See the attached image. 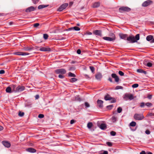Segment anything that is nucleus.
Wrapping results in <instances>:
<instances>
[{"label": "nucleus", "mask_w": 154, "mask_h": 154, "mask_svg": "<svg viewBox=\"0 0 154 154\" xmlns=\"http://www.w3.org/2000/svg\"><path fill=\"white\" fill-rule=\"evenodd\" d=\"M36 8V7L35 8L33 6H30L26 9V12H29L31 11H33L35 10Z\"/></svg>", "instance_id": "11"}, {"label": "nucleus", "mask_w": 154, "mask_h": 154, "mask_svg": "<svg viewBox=\"0 0 154 154\" xmlns=\"http://www.w3.org/2000/svg\"><path fill=\"white\" fill-rule=\"evenodd\" d=\"M108 80L111 82H112V79L111 77H109Z\"/></svg>", "instance_id": "62"}, {"label": "nucleus", "mask_w": 154, "mask_h": 154, "mask_svg": "<svg viewBox=\"0 0 154 154\" xmlns=\"http://www.w3.org/2000/svg\"><path fill=\"white\" fill-rule=\"evenodd\" d=\"M6 91L7 92L11 93V88L10 87H8L6 89Z\"/></svg>", "instance_id": "28"}, {"label": "nucleus", "mask_w": 154, "mask_h": 154, "mask_svg": "<svg viewBox=\"0 0 154 154\" xmlns=\"http://www.w3.org/2000/svg\"><path fill=\"white\" fill-rule=\"evenodd\" d=\"M147 97L149 99L152 98V95H149Z\"/></svg>", "instance_id": "61"}, {"label": "nucleus", "mask_w": 154, "mask_h": 154, "mask_svg": "<svg viewBox=\"0 0 154 154\" xmlns=\"http://www.w3.org/2000/svg\"><path fill=\"white\" fill-rule=\"evenodd\" d=\"M145 133L147 134H149L150 133V132L149 130H147L145 131Z\"/></svg>", "instance_id": "52"}, {"label": "nucleus", "mask_w": 154, "mask_h": 154, "mask_svg": "<svg viewBox=\"0 0 154 154\" xmlns=\"http://www.w3.org/2000/svg\"><path fill=\"white\" fill-rule=\"evenodd\" d=\"M139 39L140 35L137 34L136 35L135 37L133 35L130 36L127 38V40L130 43H133L137 42V41Z\"/></svg>", "instance_id": "1"}, {"label": "nucleus", "mask_w": 154, "mask_h": 154, "mask_svg": "<svg viewBox=\"0 0 154 154\" xmlns=\"http://www.w3.org/2000/svg\"><path fill=\"white\" fill-rule=\"evenodd\" d=\"M24 115V113L23 112H20L18 113V115L20 117L23 116Z\"/></svg>", "instance_id": "38"}, {"label": "nucleus", "mask_w": 154, "mask_h": 154, "mask_svg": "<svg viewBox=\"0 0 154 154\" xmlns=\"http://www.w3.org/2000/svg\"><path fill=\"white\" fill-rule=\"evenodd\" d=\"M112 121L113 122H116L117 119V118L116 117L114 116H113L112 117Z\"/></svg>", "instance_id": "37"}, {"label": "nucleus", "mask_w": 154, "mask_h": 154, "mask_svg": "<svg viewBox=\"0 0 154 154\" xmlns=\"http://www.w3.org/2000/svg\"><path fill=\"white\" fill-rule=\"evenodd\" d=\"M147 116H154V114L152 113H149L148 114Z\"/></svg>", "instance_id": "55"}, {"label": "nucleus", "mask_w": 154, "mask_h": 154, "mask_svg": "<svg viewBox=\"0 0 154 154\" xmlns=\"http://www.w3.org/2000/svg\"><path fill=\"white\" fill-rule=\"evenodd\" d=\"M153 38V36L152 35L148 36L146 38V40L148 41H150Z\"/></svg>", "instance_id": "26"}, {"label": "nucleus", "mask_w": 154, "mask_h": 154, "mask_svg": "<svg viewBox=\"0 0 154 154\" xmlns=\"http://www.w3.org/2000/svg\"><path fill=\"white\" fill-rule=\"evenodd\" d=\"M113 107L112 105H109L107 106V108L109 109H111Z\"/></svg>", "instance_id": "48"}, {"label": "nucleus", "mask_w": 154, "mask_h": 154, "mask_svg": "<svg viewBox=\"0 0 154 154\" xmlns=\"http://www.w3.org/2000/svg\"><path fill=\"white\" fill-rule=\"evenodd\" d=\"M25 87L23 86L19 85L16 88L15 92H21L24 90Z\"/></svg>", "instance_id": "7"}, {"label": "nucleus", "mask_w": 154, "mask_h": 154, "mask_svg": "<svg viewBox=\"0 0 154 154\" xmlns=\"http://www.w3.org/2000/svg\"><path fill=\"white\" fill-rule=\"evenodd\" d=\"M62 75L63 74H60L58 76L61 79H63V78H64V76L63 75Z\"/></svg>", "instance_id": "54"}, {"label": "nucleus", "mask_w": 154, "mask_h": 154, "mask_svg": "<svg viewBox=\"0 0 154 154\" xmlns=\"http://www.w3.org/2000/svg\"><path fill=\"white\" fill-rule=\"evenodd\" d=\"M145 105L146 106H151L152 105V104L150 102H148L146 103L145 104Z\"/></svg>", "instance_id": "41"}, {"label": "nucleus", "mask_w": 154, "mask_h": 154, "mask_svg": "<svg viewBox=\"0 0 154 154\" xmlns=\"http://www.w3.org/2000/svg\"><path fill=\"white\" fill-rule=\"evenodd\" d=\"M137 71L138 72L142 73L143 72V70L142 69H137Z\"/></svg>", "instance_id": "50"}, {"label": "nucleus", "mask_w": 154, "mask_h": 154, "mask_svg": "<svg viewBox=\"0 0 154 154\" xmlns=\"http://www.w3.org/2000/svg\"><path fill=\"white\" fill-rule=\"evenodd\" d=\"M112 77L115 79V81L116 82H118L119 81V78L118 76L115 73H112L111 75Z\"/></svg>", "instance_id": "14"}, {"label": "nucleus", "mask_w": 154, "mask_h": 154, "mask_svg": "<svg viewBox=\"0 0 154 154\" xmlns=\"http://www.w3.org/2000/svg\"><path fill=\"white\" fill-rule=\"evenodd\" d=\"M14 54L18 55L25 56L29 54V53L27 52H17L14 53Z\"/></svg>", "instance_id": "12"}, {"label": "nucleus", "mask_w": 154, "mask_h": 154, "mask_svg": "<svg viewBox=\"0 0 154 154\" xmlns=\"http://www.w3.org/2000/svg\"><path fill=\"white\" fill-rule=\"evenodd\" d=\"M136 123L135 122L132 121L129 124V126L131 127H134L136 126Z\"/></svg>", "instance_id": "29"}, {"label": "nucleus", "mask_w": 154, "mask_h": 154, "mask_svg": "<svg viewBox=\"0 0 154 154\" xmlns=\"http://www.w3.org/2000/svg\"><path fill=\"white\" fill-rule=\"evenodd\" d=\"M93 124L91 122H89L87 124V127L89 129L91 128Z\"/></svg>", "instance_id": "30"}, {"label": "nucleus", "mask_w": 154, "mask_h": 154, "mask_svg": "<svg viewBox=\"0 0 154 154\" xmlns=\"http://www.w3.org/2000/svg\"><path fill=\"white\" fill-rule=\"evenodd\" d=\"M39 23H36L34 24L33 26L35 27H36L37 26H39Z\"/></svg>", "instance_id": "53"}, {"label": "nucleus", "mask_w": 154, "mask_h": 154, "mask_svg": "<svg viewBox=\"0 0 154 154\" xmlns=\"http://www.w3.org/2000/svg\"><path fill=\"white\" fill-rule=\"evenodd\" d=\"M26 150L27 152L31 153H34L36 152V149L32 148H29L26 149Z\"/></svg>", "instance_id": "18"}, {"label": "nucleus", "mask_w": 154, "mask_h": 154, "mask_svg": "<svg viewBox=\"0 0 154 154\" xmlns=\"http://www.w3.org/2000/svg\"><path fill=\"white\" fill-rule=\"evenodd\" d=\"M97 102L98 106L100 108H102L103 107V101L101 100H98Z\"/></svg>", "instance_id": "15"}, {"label": "nucleus", "mask_w": 154, "mask_h": 154, "mask_svg": "<svg viewBox=\"0 0 154 154\" xmlns=\"http://www.w3.org/2000/svg\"><path fill=\"white\" fill-rule=\"evenodd\" d=\"M93 33L96 35L101 36V30H96L93 31Z\"/></svg>", "instance_id": "16"}, {"label": "nucleus", "mask_w": 154, "mask_h": 154, "mask_svg": "<svg viewBox=\"0 0 154 154\" xmlns=\"http://www.w3.org/2000/svg\"><path fill=\"white\" fill-rule=\"evenodd\" d=\"M2 143L7 148L10 147L11 145L10 143L7 141H3Z\"/></svg>", "instance_id": "13"}, {"label": "nucleus", "mask_w": 154, "mask_h": 154, "mask_svg": "<svg viewBox=\"0 0 154 154\" xmlns=\"http://www.w3.org/2000/svg\"><path fill=\"white\" fill-rule=\"evenodd\" d=\"M138 86V85L137 84H135L132 85L133 88H136Z\"/></svg>", "instance_id": "42"}, {"label": "nucleus", "mask_w": 154, "mask_h": 154, "mask_svg": "<svg viewBox=\"0 0 154 154\" xmlns=\"http://www.w3.org/2000/svg\"><path fill=\"white\" fill-rule=\"evenodd\" d=\"M77 53L78 54H80L81 53V51L80 49H78L77 51Z\"/></svg>", "instance_id": "60"}, {"label": "nucleus", "mask_w": 154, "mask_h": 154, "mask_svg": "<svg viewBox=\"0 0 154 154\" xmlns=\"http://www.w3.org/2000/svg\"><path fill=\"white\" fill-rule=\"evenodd\" d=\"M109 36H110L111 37V38H112V39H113V40H114L115 39H116V37L115 36V35L113 33H111V34H110V35H109Z\"/></svg>", "instance_id": "31"}, {"label": "nucleus", "mask_w": 154, "mask_h": 154, "mask_svg": "<svg viewBox=\"0 0 154 154\" xmlns=\"http://www.w3.org/2000/svg\"><path fill=\"white\" fill-rule=\"evenodd\" d=\"M75 100H78L79 101H80L81 100V99L78 96H76L75 97Z\"/></svg>", "instance_id": "45"}, {"label": "nucleus", "mask_w": 154, "mask_h": 154, "mask_svg": "<svg viewBox=\"0 0 154 154\" xmlns=\"http://www.w3.org/2000/svg\"><path fill=\"white\" fill-rule=\"evenodd\" d=\"M39 98V96L38 95H36L35 96V98L36 99H37Z\"/></svg>", "instance_id": "64"}, {"label": "nucleus", "mask_w": 154, "mask_h": 154, "mask_svg": "<svg viewBox=\"0 0 154 154\" xmlns=\"http://www.w3.org/2000/svg\"><path fill=\"white\" fill-rule=\"evenodd\" d=\"M106 144L109 146H112V143L110 142H107Z\"/></svg>", "instance_id": "47"}, {"label": "nucleus", "mask_w": 154, "mask_h": 154, "mask_svg": "<svg viewBox=\"0 0 154 154\" xmlns=\"http://www.w3.org/2000/svg\"><path fill=\"white\" fill-rule=\"evenodd\" d=\"M102 77V75L100 73H98L95 75V78L97 80H100Z\"/></svg>", "instance_id": "17"}, {"label": "nucleus", "mask_w": 154, "mask_h": 154, "mask_svg": "<svg viewBox=\"0 0 154 154\" xmlns=\"http://www.w3.org/2000/svg\"><path fill=\"white\" fill-rule=\"evenodd\" d=\"M97 124L98 126L102 130H105L106 128V125L105 124L102 123L100 125V124L97 122Z\"/></svg>", "instance_id": "9"}, {"label": "nucleus", "mask_w": 154, "mask_h": 154, "mask_svg": "<svg viewBox=\"0 0 154 154\" xmlns=\"http://www.w3.org/2000/svg\"><path fill=\"white\" fill-rule=\"evenodd\" d=\"M44 117V115L42 114H40L38 116V117L40 118H42Z\"/></svg>", "instance_id": "46"}, {"label": "nucleus", "mask_w": 154, "mask_h": 154, "mask_svg": "<svg viewBox=\"0 0 154 154\" xmlns=\"http://www.w3.org/2000/svg\"><path fill=\"white\" fill-rule=\"evenodd\" d=\"M68 75L70 77H75V74L72 73L71 72H69L68 74Z\"/></svg>", "instance_id": "34"}, {"label": "nucleus", "mask_w": 154, "mask_h": 154, "mask_svg": "<svg viewBox=\"0 0 154 154\" xmlns=\"http://www.w3.org/2000/svg\"><path fill=\"white\" fill-rule=\"evenodd\" d=\"M122 109V108L120 107H119L117 109V112L120 113L121 112Z\"/></svg>", "instance_id": "40"}, {"label": "nucleus", "mask_w": 154, "mask_h": 154, "mask_svg": "<svg viewBox=\"0 0 154 154\" xmlns=\"http://www.w3.org/2000/svg\"><path fill=\"white\" fill-rule=\"evenodd\" d=\"M69 29L70 30H74L75 31H79L80 30V28L77 26H75L73 27L69 28Z\"/></svg>", "instance_id": "21"}, {"label": "nucleus", "mask_w": 154, "mask_h": 154, "mask_svg": "<svg viewBox=\"0 0 154 154\" xmlns=\"http://www.w3.org/2000/svg\"><path fill=\"white\" fill-rule=\"evenodd\" d=\"M5 72V71L3 70H0V74H3Z\"/></svg>", "instance_id": "59"}, {"label": "nucleus", "mask_w": 154, "mask_h": 154, "mask_svg": "<svg viewBox=\"0 0 154 154\" xmlns=\"http://www.w3.org/2000/svg\"><path fill=\"white\" fill-rule=\"evenodd\" d=\"M152 3V1L149 0L144 2L142 4V6L143 7H146L151 4Z\"/></svg>", "instance_id": "10"}, {"label": "nucleus", "mask_w": 154, "mask_h": 154, "mask_svg": "<svg viewBox=\"0 0 154 154\" xmlns=\"http://www.w3.org/2000/svg\"><path fill=\"white\" fill-rule=\"evenodd\" d=\"M32 1L34 4H36L38 2L39 0H32Z\"/></svg>", "instance_id": "51"}, {"label": "nucleus", "mask_w": 154, "mask_h": 154, "mask_svg": "<svg viewBox=\"0 0 154 154\" xmlns=\"http://www.w3.org/2000/svg\"><path fill=\"white\" fill-rule=\"evenodd\" d=\"M100 5V3L99 2H96L93 4L92 7L93 8H96L99 7Z\"/></svg>", "instance_id": "24"}, {"label": "nucleus", "mask_w": 154, "mask_h": 154, "mask_svg": "<svg viewBox=\"0 0 154 154\" xmlns=\"http://www.w3.org/2000/svg\"><path fill=\"white\" fill-rule=\"evenodd\" d=\"M140 154H146V152L145 151H143L140 152Z\"/></svg>", "instance_id": "63"}, {"label": "nucleus", "mask_w": 154, "mask_h": 154, "mask_svg": "<svg viewBox=\"0 0 154 154\" xmlns=\"http://www.w3.org/2000/svg\"><path fill=\"white\" fill-rule=\"evenodd\" d=\"M123 98L126 100H131L134 98V97L133 94L130 93H126L124 95Z\"/></svg>", "instance_id": "2"}, {"label": "nucleus", "mask_w": 154, "mask_h": 154, "mask_svg": "<svg viewBox=\"0 0 154 154\" xmlns=\"http://www.w3.org/2000/svg\"><path fill=\"white\" fill-rule=\"evenodd\" d=\"M48 35L46 34H43V38L45 39H48Z\"/></svg>", "instance_id": "39"}, {"label": "nucleus", "mask_w": 154, "mask_h": 154, "mask_svg": "<svg viewBox=\"0 0 154 154\" xmlns=\"http://www.w3.org/2000/svg\"><path fill=\"white\" fill-rule=\"evenodd\" d=\"M75 122V120L72 119V120H71L70 123L71 124H72L73 123H74Z\"/></svg>", "instance_id": "58"}, {"label": "nucleus", "mask_w": 154, "mask_h": 154, "mask_svg": "<svg viewBox=\"0 0 154 154\" xmlns=\"http://www.w3.org/2000/svg\"><path fill=\"white\" fill-rule=\"evenodd\" d=\"M119 74L121 76H123L124 75V73L121 71H119Z\"/></svg>", "instance_id": "43"}, {"label": "nucleus", "mask_w": 154, "mask_h": 154, "mask_svg": "<svg viewBox=\"0 0 154 154\" xmlns=\"http://www.w3.org/2000/svg\"><path fill=\"white\" fill-rule=\"evenodd\" d=\"M131 9L127 7H122L119 9V11L121 13H122L124 11L129 12L130 11Z\"/></svg>", "instance_id": "4"}, {"label": "nucleus", "mask_w": 154, "mask_h": 154, "mask_svg": "<svg viewBox=\"0 0 154 154\" xmlns=\"http://www.w3.org/2000/svg\"><path fill=\"white\" fill-rule=\"evenodd\" d=\"M68 4L65 3L62 4L59 8L58 9L57 11H61L65 9L66 7L68 6Z\"/></svg>", "instance_id": "8"}, {"label": "nucleus", "mask_w": 154, "mask_h": 154, "mask_svg": "<svg viewBox=\"0 0 154 154\" xmlns=\"http://www.w3.org/2000/svg\"><path fill=\"white\" fill-rule=\"evenodd\" d=\"M90 68L92 72V73H94L95 70V69L94 67L92 66H90Z\"/></svg>", "instance_id": "36"}, {"label": "nucleus", "mask_w": 154, "mask_h": 154, "mask_svg": "<svg viewBox=\"0 0 154 154\" xmlns=\"http://www.w3.org/2000/svg\"><path fill=\"white\" fill-rule=\"evenodd\" d=\"M48 5H40L38 7V9H42L43 8H45L48 7Z\"/></svg>", "instance_id": "27"}, {"label": "nucleus", "mask_w": 154, "mask_h": 154, "mask_svg": "<svg viewBox=\"0 0 154 154\" xmlns=\"http://www.w3.org/2000/svg\"><path fill=\"white\" fill-rule=\"evenodd\" d=\"M77 79L75 78H73L70 79V82H76L77 81Z\"/></svg>", "instance_id": "33"}, {"label": "nucleus", "mask_w": 154, "mask_h": 154, "mask_svg": "<svg viewBox=\"0 0 154 154\" xmlns=\"http://www.w3.org/2000/svg\"><path fill=\"white\" fill-rule=\"evenodd\" d=\"M103 39L105 40L109 41H113V39L111 38V37H104L103 38Z\"/></svg>", "instance_id": "23"}, {"label": "nucleus", "mask_w": 154, "mask_h": 154, "mask_svg": "<svg viewBox=\"0 0 154 154\" xmlns=\"http://www.w3.org/2000/svg\"><path fill=\"white\" fill-rule=\"evenodd\" d=\"M143 64L149 67H151L152 66V63H150V62L147 63V62L146 61L144 62Z\"/></svg>", "instance_id": "22"}, {"label": "nucleus", "mask_w": 154, "mask_h": 154, "mask_svg": "<svg viewBox=\"0 0 154 154\" xmlns=\"http://www.w3.org/2000/svg\"><path fill=\"white\" fill-rule=\"evenodd\" d=\"M104 99L106 100H112L111 101V103H115L116 102V100L114 98H112L109 94H107L104 97Z\"/></svg>", "instance_id": "6"}, {"label": "nucleus", "mask_w": 154, "mask_h": 154, "mask_svg": "<svg viewBox=\"0 0 154 154\" xmlns=\"http://www.w3.org/2000/svg\"><path fill=\"white\" fill-rule=\"evenodd\" d=\"M85 105L86 107H88L90 106L89 104L87 102L85 103Z\"/></svg>", "instance_id": "49"}, {"label": "nucleus", "mask_w": 154, "mask_h": 154, "mask_svg": "<svg viewBox=\"0 0 154 154\" xmlns=\"http://www.w3.org/2000/svg\"><path fill=\"white\" fill-rule=\"evenodd\" d=\"M33 49V47H25L24 48V50L26 51H30L32 50Z\"/></svg>", "instance_id": "25"}, {"label": "nucleus", "mask_w": 154, "mask_h": 154, "mask_svg": "<svg viewBox=\"0 0 154 154\" xmlns=\"http://www.w3.org/2000/svg\"><path fill=\"white\" fill-rule=\"evenodd\" d=\"M123 87L120 86H117L115 88L116 90H118L119 89H122Z\"/></svg>", "instance_id": "35"}, {"label": "nucleus", "mask_w": 154, "mask_h": 154, "mask_svg": "<svg viewBox=\"0 0 154 154\" xmlns=\"http://www.w3.org/2000/svg\"><path fill=\"white\" fill-rule=\"evenodd\" d=\"M134 117L135 120H141L144 118V117L142 114H135L134 115Z\"/></svg>", "instance_id": "3"}, {"label": "nucleus", "mask_w": 154, "mask_h": 154, "mask_svg": "<svg viewBox=\"0 0 154 154\" xmlns=\"http://www.w3.org/2000/svg\"><path fill=\"white\" fill-rule=\"evenodd\" d=\"M92 34V33L90 32H87L86 33L85 35H91Z\"/></svg>", "instance_id": "56"}, {"label": "nucleus", "mask_w": 154, "mask_h": 154, "mask_svg": "<svg viewBox=\"0 0 154 154\" xmlns=\"http://www.w3.org/2000/svg\"><path fill=\"white\" fill-rule=\"evenodd\" d=\"M145 105V103L143 102H142L140 103V106L141 107H143Z\"/></svg>", "instance_id": "57"}, {"label": "nucleus", "mask_w": 154, "mask_h": 154, "mask_svg": "<svg viewBox=\"0 0 154 154\" xmlns=\"http://www.w3.org/2000/svg\"><path fill=\"white\" fill-rule=\"evenodd\" d=\"M39 50L40 51H51V49L50 48H44V47H42V48H40Z\"/></svg>", "instance_id": "20"}, {"label": "nucleus", "mask_w": 154, "mask_h": 154, "mask_svg": "<svg viewBox=\"0 0 154 154\" xmlns=\"http://www.w3.org/2000/svg\"><path fill=\"white\" fill-rule=\"evenodd\" d=\"M110 134L111 135L114 136L116 134V132L114 131H112L110 132Z\"/></svg>", "instance_id": "44"}, {"label": "nucleus", "mask_w": 154, "mask_h": 154, "mask_svg": "<svg viewBox=\"0 0 154 154\" xmlns=\"http://www.w3.org/2000/svg\"><path fill=\"white\" fill-rule=\"evenodd\" d=\"M11 88L12 89V90L13 91L15 92V91L16 90V89H15V88L16 87V85H11Z\"/></svg>", "instance_id": "32"}, {"label": "nucleus", "mask_w": 154, "mask_h": 154, "mask_svg": "<svg viewBox=\"0 0 154 154\" xmlns=\"http://www.w3.org/2000/svg\"><path fill=\"white\" fill-rule=\"evenodd\" d=\"M120 37L122 39H125L127 37V35L126 34H124L122 33H120L119 34Z\"/></svg>", "instance_id": "19"}, {"label": "nucleus", "mask_w": 154, "mask_h": 154, "mask_svg": "<svg viewBox=\"0 0 154 154\" xmlns=\"http://www.w3.org/2000/svg\"><path fill=\"white\" fill-rule=\"evenodd\" d=\"M55 72L57 74H64L66 73V71L64 69H60L55 70Z\"/></svg>", "instance_id": "5"}]
</instances>
